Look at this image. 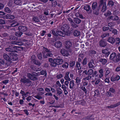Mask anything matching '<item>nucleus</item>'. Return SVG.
<instances>
[{
	"label": "nucleus",
	"mask_w": 120,
	"mask_h": 120,
	"mask_svg": "<svg viewBox=\"0 0 120 120\" xmlns=\"http://www.w3.org/2000/svg\"><path fill=\"white\" fill-rule=\"evenodd\" d=\"M20 81L22 83L25 84L26 86L28 87L32 86L33 85V82L29 79L26 78L24 76L21 79Z\"/></svg>",
	"instance_id": "nucleus-1"
},
{
	"label": "nucleus",
	"mask_w": 120,
	"mask_h": 120,
	"mask_svg": "<svg viewBox=\"0 0 120 120\" xmlns=\"http://www.w3.org/2000/svg\"><path fill=\"white\" fill-rule=\"evenodd\" d=\"M54 63H52L53 64V66L54 67H55L57 65L62 64L63 62V60L61 57L60 56H59L57 58L54 59Z\"/></svg>",
	"instance_id": "nucleus-2"
},
{
	"label": "nucleus",
	"mask_w": 120,
	"mask_h": 120,
	"mask_svg": "<svg viewBox=\"0 0 120 120\" xmlns=\"http://www.w3.org/2000/svg\"><path fill=\"white\" fill-rule=\"evenodd\" d=\"M37 74L36 73L34 72L32 74L28 73L27 74V76L29 79L32 80H36L37 79V78L36 77L37 76Z\"/></svg>",
	"instance_id": "nucleus-3"
},
{
	"label": "nucleus",
	"mask_w": 120,
	"mask_h": 120,
	"mask_svg": "<svg viewBox=\"0 0 120 120\" xmlns=\"http://www.w3.org/2000/svg\"><path fill=\"white\" fill-rule=\"evenodd\" d=\"M70 28V26L68 25L65 24L61 26V29L64 33H67L68 32Z\"/></svg>",
	"instance_id": "nucleus-4"
},
{
	"label": "nucleus",
	"mask_w": 120,
	"mask_h": 120,
	"mask_svg": "<svg viewBox=\"0 0 120 120\" xmlns=\"http://www.w3.org/2000/svg\"><path fill=\"white\" fill-rule=\"evenodd\" d=\"M8 23L11 27H14L19 25V24L15 20H10L9 21Z\"/></svg>",
	"instance_id": "nucleus-5"
},
{
	"label": "nucleus",
	"mask_w": 120,
	"mask_h": 120,
	"mask_svg": "<svg viewBox=\"0 0 120 120\" xmlns=\"http://www.w3.org/2000/svg\"><path fill=\"white\" fill-rule=\"evenodd\" d=\"M99 45L100 46L102 47H105L107 45V42L105 39H101L99 42Z\"/></svg>",
	"instance_id": "nucleus-6"
},
{
	"label": "nucleus",
	"mask_w": 120,
	"mask_h": 120,
	"mask_svg": "<svg viewBox=\"0 0 120 120\" xmlns=\"http://www.w3.org/2000/svg\"><path fill=\"white\" fill-rule=\"evenodd\" d=\"M10 54L11 61H16L18 60V58L17 56V54L13 52L10 53Z\"/></svg>",
	"instance_id": "nucleus-7"
},
{
	"label": "nucleus",
	"mask_w": 120,
	"mask_h": 120,
	"mask_svg": "<svg viewBox=\"0 0 120 120\" xmlns=\"http://www.w3.org/2000/svg\"><path fill=\"white\" fill-rule=\"evenodd\" d=\"M94 73V70L92 69H90L88 70L87 71L86 70H85L82 72L83 74H85L86 75H92Z\"/></svg>",
	"instance_id": "nucleus-8"
},
{
	"label": "nucleus",
	"mask_w": 120,
	"mask_h": 120,
	"mask_svg": "<svg viewBox=\"0 0 120 120\" xmlns=\"http://www.w3.org/2000/svg\"><path fill=\"white\" fill-rule=\"evenodd\" d=\"M104 0H100L99 2L100 8H107L106 2L104 1Z\"/></svg>",
	"instance_id": "nucleus-9"
},
{
	"label": "nucleus",
	"mask_w": 120,
	"mask_h": 120,
	"mask_svg": "<svg viewBox=\"0 0 120 120\" xmlns=\"http://www.w3.org/2000/svg\"><path fill=\"white\" fill-rule=\"evenodd\" d=\"M120 79V76L119 75H116L115 76H112L111 77L110 80L111 81L114 82L119 80Z\"/></svg>",
	"instance_id": "nucleus-10"
},
{
	"label": "nucleus",
	"mask_w": 120,
	"mask_h": 120,
	"mask_svg": "<svg viewBox=\"0 0 120 120\" xmlns=\"http://www.w3.org/2000/svg\"><path fill=\"white\" fill-rule=\"evenodd\" d=\"M72 46V43L70 41H66V44L65 48L67 49H70Z\"/></svg>",
	"instance_id": "nucleus-11"
},
{
	"label": "nucleus",
	"mask_w": 120,
	"mask_h": 120,
	"mask_svg": "<svg viewBox=\"0 0 120 120\" xmlns=\"http://www.w3.org/2000/svg\"><path fill=\"white\" fill-rule=\"evenodd\" d=\"M3 57L4 59L7 61L11 62V59L10 57L6 53H4L3 55Z\"/></svg>",
	"instance_id": "nucleus-12"
},
{
	"label": "nucleus",
	"mask_w": 120,
	"mask_h": 120,
	"mask_svg": "<svg viewBox=\"0 0 120 120\" xmlns=\"http://www.w3.org/2000/svg\"><path fill=\"white\" fill-rule=\"evenodd\" d=\"M54 46L57 48H60L62 46V43L60 41H57L54 44Z\"/></svg>",
	"instance_id": "nucleus-13"
},
{
	"label": "nucleus",
	"mask_w": 120,
	"mask_h": 120,
	"mask_svg": "<svg viewBox=\"0 0 120 120\" xmlns=\"http://www.w3.org/2000/svg\"><path fill=\"white\" fill-rule=\"evenodd\" d=\"M18 30L19 31L25 32L27 31V28L26 26H20L18 27Z\"/></svg>",
	"instance_id": "nucleus-14"
},
{
	"label": "nucleus",
	"mask_w": 120,
	"mask_h": 120,
	"mask_svg": "<svg viewBox=\"0 0 120 120\" xmlns=\"http://www.w3.org/2000/svg\"><path fill=\"white\" fill-rule=\"evenodd\" d=\"M60 52L64 56H67L69 55L68 51L65 49L61 50Z\"/></svg>",
	"instance_id": "nucleus-15"
},
{
	"label": "nucleus",
	"mask_w": 120,
	"mask_h": 120,
	"mask_svg": "<svg viewBox=\"0 0 120 120\" xmlns=\"http://www.w3.org/2000/svg\"><path fill=\"white\" fill-rule=\"evenodd\" d=\"M107 41L111 44H113L115 42V40L114 38L109 37L108 38Z\"/></svg>",
	"instance_id": "nucleus-16"
},
{
	"label": "nucleus",
	"mask_w": 120,
	"mask_h": 120,
	"mask_svg": "<svg viewBox=\"0 0 120 120\" xmlns=\"http://www.w3.org/2000/svg\"><path fill=\"white\" fill-rule=\"evenodd\" d=\"M102 52L103 54H105V56L106 57H108L110 53V52L107 49H106L103 50H102Z\"/></svg>",
	"instance_id": "nucleus-17"
},
{
	"label": "nucleus",
	"mask_w": 120,
	"mask_h": 120,
	"mask_svg": "<svg viewBox=\"0 0 120 120\" xmlns=\"http://www.w3.org/2000/svg\"><path fill=\"white\" fill-rule=\"evenodd\" d=\"M76 104L78 105H80L82 106L85 105H86V102L84 100L81 101H77Z\"/></svg>",
	"instance_id": "nucleus-18"
},
{
	"label": "nucleus",
	"mask_w": 120,
	"mask_h": 120,
	"mask_svg": "<svg viewBox=\"0 0 120 120\" xmlns=\"http://www.w3.org/2000/svg\"><path fill=\"white\" fill-rule=\"evenodd\" d=\"M45 91L47 92H49L46 93L45 95V96H52V94L51 92H50L51 91L50 89L46 87L45 89Z\"/></svg>",
	"instance_id": "nucleus-19"
},
{
	"label": "nucleus",
	"mask_w": 120,
	"mask_h": 120,
	"mask_svg": "<svg viewBox=\"0 0 120 120\" xmlns=\"http://www.w3.org/2000/svg\"><path fill=\"white\" fill-rule=\"evenodd\" d=\"M15 16L13 15L9 14H7L4 16V18L7 19H12L15 18Z\"/></svg>",
	"instance_id": "nucleus-20"
},
{
	"label": "nucleus",
	"mask_w": 120,
	"mask_h": 120,
	"mask_svg": "<svg viewBox=\"0 0 120 120\" xmlns=\"http://www.w3.org/2000/svg\"><path fill=\"white\" fill-rule=\"evenodd\" d=\"M99 61L103 65H105L107 62V60L106 59L102 58H100L99 59Z\"/></svg>",
	"instance_id": "nucleus-21"
},
{
	"label": "nucleus",
	"mask_w": 120,
	"mask_h": 120,
	"mask_svg": "<svg viewBox=\"0 0 120 120\" xmlns=\"http://www.w3.org/2000/svg\"><path fill=\"white\" fill-rule=\"evenodd\" d=\"M85 119L86 120H94V118L93 115H89L86 116L85 117Z\"/></svg>",
	"instance_id": "nucleus-22"
},
{
	"label": "nucleus",
	"mask_w": 120,
	"mask_h": 120,
	"mask_svg": "<svg viewBox=\"0 0 120 120\" xmlns=\"http://www.w3.org/2000/svg\"><path fill=\"white\" fill-rule=\"evenodd\" d=\"M75 80L76 81L75 83L77 86H79L80 84L81 81V78L80 77H77L76 78Z\"/></svg>",
	"instance_id": "nucleus-23"
},
{
	"label": "nucleus",
	"mask_w": 120,
	"mask_h": 120,
	"mask_svg": "<svg viewBox=\"0 0 120 120\" xmlns=\"http://www.w3.org/2000/svg\"><path fill=\"white\" fill-rule=\"evenodd\" d=\"M115 61L116 63H118L120 61V53H118L116 54Z\"/></svg>",
	"instance_id": "nucleus-24"
},
{
	"label": "nucleus",
	"mask_w": 120,
	"mask_h": 120,
	"mask_svg": "<svg viewBox=\"0 0 120 120\" xmlns=\"http://www.w3.org/2000/svg\"><path fill=\"white\" fill-rule=\"evenodd\" d=\"M70 72H67L66 73L65 75V76L64 77V79L70 81L71 79L69 77V74Z\"/></svg>",
	"instance_id": "nucleus-25"
},
{
	"label": "nucleus",
	"mask_w": 120,
	"mask_h": 120,
	"mask_svg": "<svg viewBox=\"0 0 120 120\" xmlns=\"http://www.w3.org/2000/svg\"><path fill=\"white\" fill-rule=\"evenodd\" d=\"M73 34L75 36L78 37L80 35V32L79 31L75 30L73 31Z\"/></svg>",
	"instance_id": "nucleus-26"
},
{
	"label": "nucleus",
	"mask_w": 120,
	"mask_h": 120,
	"mask_svg": "<svg viewBox=\"0 0 120 120\" xmlns=\"http://www.w3.org/2000/svg\"><path fill=\"white\" fill-rule=\"evenodd\" d=\"M21 40L22 41L25 42V43L28 45H29L31 44L30 41V40H27L25 39H21Z\"/></svg>",
	"instance_id": "nucleus-27"
},
{
	"label": "nucleus",
	"mask_w": 120,
	"mask_h": 120,
	"mask_svg": "<svg viewBox=\"0 0 120 120\" xmlns=\"http://www.w3.org/2000/svg\"><path fill=\"white\" fill-rule=\"evenodd\" d=\"M69 88L70 89H72L75 85V81L74 80L70 81L69 82Z\"/></svg>",
	"instance_id": "nucleus-28"
},
{
	"label": "nucleus",
	"mask_w": 120,
	"mask_h": 120,
	"mask_svg": "<svg viewBox=\"0 0 120 120\" xmlns=\"http://www.w3.org/2000/svg\"><path fill=\"white\" fill-rule=\"evenodd\" d=\"M56 32L58 35H59L63 37H64L65 36L64 33L61 31L58 30L57 31H56Z\"/></svg>",
	"instance_id": "nucleus-29"
},
{
	"label": "nucleus",
	"mask_w": 120,
	"mask_h": 120,
	"mask_svg": "<svg viewBox=\"0 0 120 120\" xmlns=\"http://www.w3.org/2000/svg\"><path fill=\"white\" fill-rule=\"evenodd\" d=\"M116 54L115 52H113L112 53L110 56V59L111 60H113L115 59L116 56Z\"/></svg>",
	"instance_id": "nucleus-30"
},
{
	"label": "nucleus",
	"mask_w": 120,
	"mask_h": 120,
	"mask_svg": "<svg viewBox=\"0 0 120 120\" xmlns=\"http://www.w3.org/2000/svg\"><path fill=\"white\" fill-rule=\"evenodd\" d=\"M32 61L35 64L38 65L40 66L41 64L40 62L38 60H37L35 59H33L32 60Z\"/></svg>",
	"instance_id": "nucleus-31"
},
{
	"label": "nucleus",
	"mask_w": 120,
	"mask_h": 120,
	"mask_svg": "<svg viewBox=\"0 0 120 120\" xmlns=\"http://www.w3.org/2000/svg\"><path fill=\"white\" fill-rule=\"evenodd\" d=\"M32 19L33 21L35 22H38L40 21V20L38 17L36 16H33Z\"/></svg>",
	"instance_id": "nucleus-32"
},
{
	"label": "nucleus",
	"mask_w": 120,
	"mask_h": 120,
	"mask_svg": "<svg viewBox=\"0 0 120 120\" xmlns=\"http://www.w3.org/2000/svg\"><path fill=\"white\" fill-rule=\"evenodd\" d=\"M114 4V2L112 0H110L109 1L107 4V7H112Z\"/></svg>",
	"instance_id": "nucleus-33"
},
{
	"label": "nucleus",
	"mask_w": 120,
	"mask_h": 120,
	"mask_svg": "<svg viewBox=\"0 0 120 120\" xmlns=\"http://www.w3.org/2000/svg\"><path fill=\"white\" fill-rule=\"evenodd\" d=\"M109 18L112 20L115 21L119 19L118 17L116 15L114 16H110L109 17Z\"/></svg>",
	"instance_id": "nucleus-34"
},
{
	"label": "nucleus",
	"mask_w": 120,
	"mask_h": 120,
	"mask_svg": "<svg viewBox=\"0 0 120 120\" xmlns=\"http://www.w3.org/2000/svg\"><path fill=\"white\" fill-rule=\"evenodd\" d=\"M74 21L76 23L79 24L81 22V20L78 18H74Z\"/></svg>",
	"instance_id": "nucleus-35"
},
{
	"label": "nucleus",
	"mask_w": 120,
	"mask_h": 120,
	"mask_svg": "<svg viewBox=\"0 0 120 120\" xmlns=\"http://www.w3.org/2000/svg\"><path fill=\"white\" fill-rule=\"evenodd\" d=\"M20 31H17L15 33V35L16 36L18 37H20L23 34V33Z\"/></svg>",
	"instance_id": "nucleus-36"
},
{
	"label": "nucleus",
	"mask_w": 120,
	"mask_h": 120,
	"mask_svg": "<svg viewBox=\"0 0 120 120\" xmlns=\"http://www.w3.org/2000/svg\"><path fill=\"white\" fill-rule=\"evenodd\" d=\"M75 62L74 61H71L69 64V67L71 68H73L74 66L75 65Z\"/></svg>",
	"instance_id": "nucleus-37"
},
{
	"label": "nucleus",
	"mask_w": 120,
	"mask_h": 120,
	"mask_svg": "<svg viewBox=\"0 0 120 120\" xmlns=\"http://www.w3.org/2000/svg\"><path fill=\"white\" fill-rule=\"evenodd\" d=\"M104 69L101 68L98 71L99 73H100L99 76L101 77H102L103 76Z\"/></svg>",
	"instance_id": "nucleus-38"
},
{
	"label": "nucleus",
	"mask_w": 120,
	"mask_h": 120,
	"mask_svg": "<svg viewBox=\"0 0 120 120\" xmlns=\"http://www.w3.org/2000/svg\"><path fill=\"white\" fill-rule=\"evenodd\" d=\"M70 25L72 28H76L78 27V25L76 24L74 22H72L71 23Z\"/></svg>",
	"instance_id": "nucleus-39"
},
{
	"label": "nucleus",
	"mask_w": 120,
	"mask_h": 120,
	"mask_svg": "<svg viewBox=\"0 0 120 120\" xmlns=\"http://www.w3.org/2000/svg\"><path fill=\"white\" fill-rule=\"evenodd\" d=\"M5 50L7 51L10 52H15V51H16L15 50L9 47L6 48Z\"/></svg>",
	"instance_id": "nucleus-40"
},
{
	"label": "nucleus",
	"mask_w": 120,
	"mask_h": 120,
	"mask_svg": "<svg viewBox=\"0 0 120 120\" xmlns=\"http://www.w3.org/2000/svg\"><path fill=\"white\" fill-rule=\"evenodd\" d=\"M81 64L79 62H77L75 65L76 67L78 70L81 69V68L80 66Z\"/></svg>",
	"instance_id": "nucleus-41"
},
{
	"label": "nucleus",
	"mask_w": 120,
	"mask_h": 120,
	"mask_svg": "<svg viewBox=\"0 0 120 120\" xmlns=\"http://www.w3.org/2000/svg\"><path fill=\"white\" fill-rule=\"evenodd\" d=\"M89 54L90 56H93L96 54V52L94 50H91L89 51Z\"/></svg>",
	"instance_id": "nucleus-42"
},
{
	"label": "nucleus",
	"mask_w": 120,
	"mask_h": 120,
	"mask_svg": "<svg viewBox=\"0 0 120 120\" xmlns=\"http://www.w3.org/2000/svg\"><path fill=\"white\" fill-rule=\"evenodd\" d=\"M109 35V34L108 33H103L101 36V37L103 39L106 37H108Z\"/></svg>",
	"instance_id": "nucleus-43"
},
{
	"label": "nucleus",
	"mask_w": 120,
	"mask_h": 120,
	"mask_svg": "<svg viewBox=\"0 0 120 120\" xmlns=\"http://www.w3.org/2000/svg\"><path fill=\"white\" fill-rule=\"evenodd\" d=\"M21 39L20 40H21ZM21 41H17V42H15L14 41L15 44L17 45H19L21 46L22 45H24V43L21 40Z\"/></svg>",
	"instance_id": "nucleus-44"
},
{
	"label": "nucleus",
	"mask_w": 120,
	"mask_h": 120,
	"mask_svg": "<svg viewBox=\"0 0 120 120\" xmlns=\"http://www.w3.org/2000/svg\"><path fill=\"white\" fill-rule=\"evenodd\" d=\"M88 83V82L86 80H84V81L82 82L81 83V86H85L87 85Z\"/></svg>",
	"instance_id": "nucleus-45"
},
{
	"label": "nucleus",
	"mask_w": 120,
	"mask_h": 120,
	"mask_svg": "<svg viewBox=\"0 0 120 120\" xmlns=\"http://www.w3.org/2000/svg\"><path fill=\"white\" fill-rule=\"evenodd\" d=\"M84 9L87 11V13L90 14L92 12V11L91 8H83Z\"/></svg>",
	"instance_id": "nucleus-46"
},
{
	"label": "nucleus",
	"mask_w": 120,
	"mask_h": 120,
	"mask_svg": "<svg viewBox=\"0 0 120 120\" xmlns=\"http://www.w3.org/2000/svg\"><path fill=\"white\" fill-rule=\"evenodd\" d=\"M94 96H98L99 95L100 93L99 92L98 90H96L94 91Z\"/></svg>",
	"instance_id": "nucleus-47"
},
{
	"label": "nucleus",
	"mask_w": 120,
	"mask_h": 120,
	"mask_svg": "<svg viewBox=\"0 0 120 120\" xmlns=\"http://www.w3.org/2000/svg\"><path fill=\"white\" fill-rule=\"evenodd\" d=\"M81 88L82 90V91L84 92L85 94H86L87 93V90L85 88V86H81Z\"/></svg>",
	"instance_id": "nucleus-48"
},
{
	"label": "nucleus",
	"mask_w": 120,
	"mask_h": 120,
	"mask_svg": "<svg viewBox=\"0 0 120 120\" xmlns=\"http://www.w3.org/2000/svg\"><path fill=\"white\" fill-rule=\"evenodd\" d=\"M88 64L89 67V68L94 69V68L95 67L94 65L92 64V63L91 62H90L88 63Z\"/></svg>",
	"instance_id": "nucleus-49"
},
{
	"label": "nucleus",
	"mask_w": 120,
	"mask_h": 120,
	"mask_svg": "<svg viewBox=\"0 0 120 120\" xmlns=\"http://www.w3.org/2000/svg\"><path fill=\"white\" fill-rule=\"evenodd\" d=\"M49 61L51 62L50 65L52 67H54V66H53V65L52 63H54V59L53 60L52 58H50L49 59Z\"/></svg>",
	"instance_id": "nucleus-50"
},
{
	"label": "nucleus",
	"mask_w": 120,
	"mask_h": 120,
	"mask_svg": "<svg viewBox=\"0 0 120 120\" xmlns=\"http://www.w3.org/2000/svg\"><path fill=\"white\" fill-rule=\"evenodd\" d=\"M87 58L86 57L84 59L82 62V64L83 65H85L87 64Z\"/></svg>",
	"instance_id": "nucleus-51"
},
{
	"label": "nucleus",
	"mask_w": 120,
	"mask_h": 120,
	"mask_svg": "<svg viewBox=\"0 0 120 120\" xmlns=\"http://www.w3.org/2000/svg\"><path fill=\"white\" fill-rule=\"evenodd\" d=\"M37 56L38 59L40 60H42V54L41 52L37 55Z\"/></svg>",
	"instance_id": "nucleus-52"
},
{
	"label": "nucleus",
	"mask_w": 120,
	"mask_h": 120,
	"mask_svg": "<svg viewBox=\"0 0 120 120\" xmlns=\"http://www.w3.org/2000/svg\"><path fill=\"white\" fill-rule=\"evenodd\" d=\"M43 50L44 52V53H45V52H50V50L48 49L47 48H46L44 47H43Z\"/></svg>",
	"instance_id": "nucleus-53"
},
{
	"label": "nucleus",
	"mask_w": 120,
	"mask_h": 120,
	"mask_svg": "<svg viewBox=\"0 0 120 120\" xmlns=\"http://www.w3.org/2000/svg\"><path fill=\"white\" fill-rule=\"evenodd\" d=\"M21 2V0H14V1L15 3L18 5H20Z\"/></svg>",
	"instance_id": "nucleus-54"
},
{
	"label": "nucleus",
	"mask_w": 120,
	"mask_h": 120,
	"mask_svg": "<svg viewBox=\"0 0 120 120\" xmlns=\"http://www.w3.org/2000/svg\"><path fill=\"white\" fill-rule=\"evenodd\" d=\"M111 12L110 11H108L106 13H105L104 14V15L105 17H106L108 16H109L111 15Z\"/></svg>",
	"instance_id": "nucleus-55"
},
{
	"label": "nucleus",
	"mask_w": 120,
	"mask_h": 120,
	"mask_svg": "<svg viewBox=\"0 0 120 120\" xmlns=\"http://www.w3.org/2000/svg\"><path fill=\"white\" fill-rule=\"evenodd\" d=\"M68 64L67 62L64 63L62 66V67L63 68H67L68 67Z\"/></svg>",
	"instance_id": "nucleus-56"
},
{
	"label": "nucleus",
	"mask_w": 120,
	"mask_h": 120,
	"mask_svg": "<svg viewBox=\"0 0 120 120\" xmlns=\"http://www.w3.org/2000/svg\"><path fill=\"white\" fill-rule=\"evenodd\" d=\"M109 91L112 93H114L116 91L113 88L111 87L109 89Z\"/></svg>",
	"instance_id": "nucleus-57"
},
{
	"label": "nucleus",
	"mask_w": 120,
	"mask_h": 120,
	"mask_svg": "<svg viewBox=\"0 0 120 120\" xmlns=\"http://www.w3.org/2000/svg\"><path fill=\"white\" fill-rule=\"evenodd\" d=\"M56 31L57 30L55 31L54 29L52 30H51L52 34L55 36L57 37L58 36L57 34L56 33Z\"/></svg>",
	"instance_id": "nucleus-58"
},
{
	"label": "nucleus",
	"mask_w": 120,
	"mask_h": 120,
	"mask_svg": "<svg viewBox=\"0 0 120 120\" xmlns=\"http://www.w3.org/2000/svg\"><path fill=\"white\" fill-rule=\"evenodd\" d=\"M92 77V76L88 75V76L83 78V79L84 80H89L91 79Z\"/></svg>",
	"instance_id": "nucleus-59"
},
{
	"label": "nucleus",
	"mask_w": 120,
	"mask_h": 120,
	"mask_svg": "<svg viewBox=\"0 0 120 120\" xmlns=\"http://www.w3.org/2000/svg\"><path fill=\"white\" fill-rule=\"evenodd\" d=\"M64 105L62 104H60V105L58 106H52V107H54L56 108H62L64 107Z\"/></svg>",
	"instance_id": "nucleus-60"
},
{
	"label": "nucleus",
	"mask_w": 120,
	"mask_h": 120,
	"mask_svg": "<svg viewBox=\"0 0 120 120\" xmlns=\"http://www.w3.org/2000/svg\"><path fill=\"white\" fill-rule=\"evenodd\" d=\"M117 30L116 29H114L112 31V33L115 35L117 34Z\"/></svg>",
	"instance_id": "nucleus-61"
},
{
	"label": "nucleus",
	"mask_w": 120,
	"mask_h": 120,
	"mask_svg": "<svg viewBox=\"0 0 120 120\" xmlns=\"http://www.w3.org/2000/svg\"><path fill=\"white\" fill-rule=\"evenodd\" d=\"M115 42L116 44H119L120 43V39L118 38H116Z\"/></svg>",
	"instance_id": "nucleus-62"
},
{
	"label": "nucleus",
	"mask_w": 120,
	"mask_h": 120,
	"mask_svg": "<svg viewBox=\"0 0 120 120\" xmlns=\"http://www.w3.org/2000/svg\"><path fill=\"white\" fill-rule=\"evenodd\" d=\"M34 97L35 98L39 100L40 99L42 98V97L41 96H39V95H37L34 96Z\"/></svg>",
	"instance_id": "nucleus-63"
},
{
	"label": "nucleus",
	"mask_w": 120,
	"mask_h": 120,
	"mask_svg": "<svg viewBox=\"0 0 120 120\" xmlns=\"http://www.w3.org/2000/svg\"><path fill=\"white\" fill-rule=\"evenodd\" d=\"M63 75L61 74H59L56 76V77L58 79H59L63 77Z\"/></svg>",
	"instance_id": "nucleus-64"
}]
</instances>
